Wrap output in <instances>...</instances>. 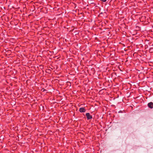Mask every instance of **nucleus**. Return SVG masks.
<instances>
[{"instance_id":"obj_2","label":"nucleus","mask_w":153,"mask_h":153,"mask_svg":"<svg viewBox=\"0 0 153 153\" xmlns=\"http://www.w3.org/2000/svg\"><path fill=\"white\" fill-rule=\"evenodd\" d=\"M148 106L151 108H153V103L151 102L148 104Z\"/></svg>"},{"instance_id":"obj_4","label":"nucleus","mask_w":153,"mask_h":153,"mask_svg":"<svg viewBox=\"0 0 153 153\" xmlns=\"http://www.w3.org/2000/svg\"><path fill=\"white\" fill-rule=\"evenodd\" d=\"M100 0L103 2H105L107 1V0Z\"/></svg>"},{"instance_id":"obj_3","label":"nucleus","mask_w":153,"mask_h":153,"mask_svg":"<svg viewBox=\"0 0 153 153\" xmlns=\"http://www.w3.org/2000/svg\"><path fill=\"white\" fill-rule=\"evenodd\" d=\"M86 110L84 108H80L79 109V111L80 112H84Z\"/></svg>"},{"instance_id":"obj_1","label":"nucleus","mask_w":153,"mask_h":153,"mask_svg":"<svg viewBox=\"0 0 153 153\" xmlns=\"http://www.w3.org/2000/svg\"><path fill=\"white\" fill-rule=\"evenodd\" d=\"M85 115L88 120L91 119L92 118V116L90 115V113H86L85 114Z\"/></svg>"}]
</instances>
